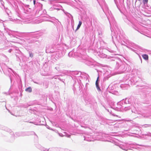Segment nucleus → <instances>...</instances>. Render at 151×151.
I'll return each instance as SVG.
<instances>
[{"label":"nucleus","mask_w":151,"mask_h":151,"mask_svg":"<svg viewBox=\"0 0 151 151\" xmlns=\"http://www.w3.org/2000/svg\"><path fill=\"white\" fill-rule=\"evenodd\" d=\"M71 74L72 75H79L81 76L82 75L83 76H85L86 74L84 73H82L80 71H75L72 72Z\"/></svg>","instance_id":"nucleus-1"},{"label":"nucleus","mask_w":151,"mask_h":151,"mask_svg":"<svg viewBox=\"0 0 151 151\" xmlns=\"http://www.w3.org/2000/svg\"><path fill=\"white\" fill-rule=\"evenodd\" d=\"M98 73V76L104 74V70L103 68H100L97 70Z\"/></svg>","instance_id":"nucleus-2"},{"label":"nucleus","mask_w":151,"mask_h":151,"mask_svg":"<svg viewBox=\"0 0 151 151\" xmlns=\"http://www.w3.org/2000/svg\"><path fill=\"white\" fill-rule=\"evenodd\" d=\"M99 79V77H98L97 78V79L96 81V87L97 88V90L98 91H101V90L99 87V84H98Z\"/></svg>","instance_id":"nucleus-3"},{"label":"nucleus","mask_w":151,"mask_h":151,"mask_svg":"<svg viewBox=\"0 0 151 151\" xmlns=\"http://www.w3.org/2000/svg\"><path fill=\"white\" fill-rule=\"evenodd\" d=\"M97 55L98 56L101 58H105L106 57L107 55L100 52H97Z\"/></svg>","instance_id":"nucleus-4"},{"label":"nucleus","mask_w":151,"mask_h":151,"mask_svg":"<svg viewBox=\"0 0 151 151\" xmlns=\"http://www.w3.org/2000/svg\"><path fill=\"white\" fill-rule=\"evenodd\" d=\"M25 91L29 92H31L32 91V89L31 87H29L25 89Z\"/></svg>","instance_id":"nucleus-5"},{"label":"nucleus","mask_w":151,"mask_h":151,"mask_svg":"<svg viewBox=\"0 0 151 151\" xmlns=\"http://www.w3.org/2000/svg\"><path fill=\"white\" fill-rule=\"evenodd\" d=\"M142 57L143 58L146 60L148 59V56L147 55L145 54L142 55Z\"/></svg>","instance_id":"nucleus-6"},{"label":"nucleus","mask_w":151,"mask_h":151,"mask_svg":"<svg viewBox=\"0 0 151 151\" xmlns=\"http://www.w3.org/2000/svg\"><path fill=\"white\" fill-rule=\"evenodd\" d=\"M82 24V22L81 21H79L78 24L77 26L76 30L78 29L81 26Z\"/></svg>","instance_id":"nucleus-7"},{"label":"nucleus","mask_w":151,"mask_h":151,"mask_svg":"<svg viewBox=\"0 0 151 151\" xmlns=\"http://www.w3.org/2000/svg\"><path fill=\"white\" fill-rule=\"evenodd\" d=\"M29 56L31 58H32L33 56V54L32 52H29Z\"/></svg>","instance_id":"nucleus-8"},{"label":"nucleus","mask_w":151,"mask_h":151,"mask_svg":"<svg viewBox=\"0 0 151 151\" xmlns=\"http://www.w3.org/2000/svg\"><path fill=\"white\" fill-rule=\"evenodd\" d=\"M148 0H143V2L144 4H145L147 3Z\"/></svg>","instance_id":"nucleus-9"},{"label":"nucleus","mask_w":151,"mask_h":151,"mask_svg":"<svg viewBox=\"0 0 151 151\" xmlns=\"http://www.w3.org/2000/svg\"><path fill=\"white\" fill-rule=\"evenodd\" d=\"M16 32L18 34L22 35V34H24V32Z\"/></svg>","instance_id":"nucleus-10"},{"label":"nucleus","mask_w":151,"mask_h":151,"mask_svg":"<svg viewBox=\"0 0 151 151\" xmlns=\"http://www.w3.org/2000/svg\"><path fill=\"white\" fill-rule=\"evenodd\" d=\"M28 10L29 9H26V10H25V12L26 13H28V12H29Z\"/></svg>","instance_id":"nucleus-11"},{"label":"nucleus","mask_w":151,"mask_h":151,"mask_svg":"<svg viewBox=\"0 0 151 151\" xmlns=\"http://www.w3.org/2000/svg\"><path fill=\"white\" fill-rule=\"evenodd\" d=\"M53 8L55 9H57L58 10H60V9L58 8H56L55 7V6H54V7H53Z\"/></svg>","instance_id":"nucleus-12"},{"label":"nucleus","mask_w":151,"mask_h":151,"mask_svg":"<svg viewBox=\"0 0 151 151\" xmlns=\"http://www.w3.org/2000/svg\"><path fill=\"white\" fill-rule=\"evenodd\" d=\"M33 3H34V5H35V3H36V1L35 0H34L33 1Z\"/></svg>","instance_id":"nucleus-13"},{"label":"nucleus","mask_w":151,"mask_h":151,"mask_svg":"<svg viewBox=\"0 0 151 151\" xmlns=\"http://www.w3.org/2000/svg\"><path fill=\"white\" fill-rule=\"evenodd\" d=\"M11 51H12V50L10 49L9 50V52H11Z\"/></svg>","instance_id":"nucleus-14"},{"label":"nucleus","mask_w":151,"mask_h":151,"mask_svg":"<svg viewBox=\"0 0 151 151\" xmlns=\"http://www.w3.org/2000/svg\"><path fill=\"white\" fill-rule=\"evenodd\" d=\"M70 52L68 53V56H70Z\"/></svg>","instance_id":"nucleus-15"},{"label":"nucleus","mask_w":151,"mask_h":151,"mask_svg":"<svg viewBox=\"0 0 151 151\" xmlns=\"http://www.w3.org/2000/svg\"><path fill=\"white\" fill-rule=\"evenodd\" d=\"M99 35H101V34H100V33H99Z\"/></svg>","instance_id":"nucleus-16"},{"label":"nucleus","mask_w":151,"mask_h":151,"mask_svg":"<svg viewBox=\"0 0 151 151\" xmlns=\"http://www.w3.org/2000/svg\"><path fill=\"white\" fill-rule=\"evenodd\" d=\"M29 10H30L31 9H29Z\"/></svg>","instance_id":"nucleus-17"}]
</instances>
